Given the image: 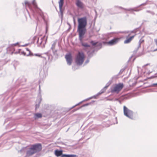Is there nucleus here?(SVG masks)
<instances>
[{
  "mask_svg": "<svg viewBox=\"0 0 157 157\" xmlns=\"http://www.w3.org/2000/svg\"><path fill=\"white\" fill-rule=\"evenodd\" d=\"M26 49L27 51L29 52H31L30 50L28 48H26Z\"/></svg>",
  "mask_w": 157,
  "mask_h": 157,
  "instance_id": "obj_47",
  "label": "nucleus"
},
{
  "mask_svg": "<svg viewBox=\"0 0 157 157\" xmlns=\"http://www.w3.org/2000/svg\"><path fill=\"white\" fill-rule=\"evenodd\" d=\"M103 43L104 44H105L106 43L105 42H103Z\"/></svg>",
  "mask_w": 157,
  "mask_h": 157,
  "instance_id": "obj_57",
  "label": "nucleus"
},
{
  "mask_svg": "<svg viewBox=\"0 0 157 157\" xmlns=\"http://www.w3.org/2000/svg\"><path fill=\"white\" fill-rule=\"evenodd\" d=\"M73 21L74 24L75 25L76 23L75 19L74 17H73Z\"/></svg>",
  "mask_w": 157,
  "mask_h": 157,
  "instance_id": "obj_43",
  "label": "nucleus"
},
{
  "mask_svg": "<svg viewBox=\"0 0 157 157\" xmlns=\"http://www.w3.org/2000/svg\"><path fill=\"white\" fill-rule=\"evenodd\" d=\"M77 155L74 154H66V157H76Z\"/></svg>",
  "mask_w": 157,
  "mask_h": 157,
  "instance_id": "obj_32",
  "label": "nucleus"
},
{
  "mask_svg": "<svg viewBox=\"0 0 157 157\" xmlns=\"http://www.w3.org/2000/svg\"><path fill=\"white\" fill-rule=\"evenodd\" d=\"M136 35V34H135V35L132 36H130L129 38H131V39L132 40V39L134 38V36Z\"/></svg>",
  "mask_w": 157,
  "mask_h": 157,
  "instance_id": "obj_41",
  "label": "nucleus"
},
{
  "mask_svg": "<svg viewBox=\"0 0 157 157\" xmlns=\"http://www.w3.org/2000/svg\"><path fill=\"white\" fill-rule=\"evenodd\" d=\"M56 45V43L55 42H54L52 44V47H51V49L52 50V51H53V50H54L55 49V47Z\"/></svg>",
  "mask_w": 157,
  "mask_h": 157,
  "instance_id": "obj_30",
  "label": "nucleus"
},
{
  "mask_svg": "<svg viewBox=\"0 0 157 157\" xmlns=\"http://www.w3.org/2000/svg\"><path fill=\"white\" fill-rule=\"evenodd\" d=\"M52 52L54 55H57V50H55V49L54 50H53V51H52Z\"/></svg>",
  "mask_w": 157,
  "mask_h": 157,
  "instance_id": "obj_36",
  "label": "nucleus"
},
{
  "mask_svg": "<svg viewBox=\"0 0 157 157\" xmlns=\"http://www.w3.org/2000/svg\"><path fill=\"white\" fill-rule=\"evenodd\" d=\"M34 56H38L42 58H44L45 60H49L51 57L52 58V56L49 54V52H48L44 54H35Z\"/></svg>",
  "mask_w": 157,
  "mask_h": 157,
  "instance_id": "obj_9",
  "label": "nucleus"
},
{
  "mask_svg": "<svg viewBox=\"0 0 157 157\" xmlns=\"http://www.w3.org/2000/svg\"><path fill=\"white\" fill-rule=\"evenodd\" d=\"M67 64L70 66L71 65L72 62V57L70 53L67 54L65 56Z\"/></svg>",
  "mask_w": 157,
  "mask_h": 157,
  "instance_id": "obj_12",
  "label": "nucleus"
},
{
  "mask_svg": "<svg viewBox=\"0 0 157 157\" xmlns=\"http://www.w3.org/2000/svg\"><path fill=\"white\" fill-rule=\"evenodd\" d=\"M118 8L122 9H123L127 11H135V12H139L142 10V9H138L137 7H135L133 8H129L128 9H126L123 8L121 6H119Z\"/></svg>",
  "mask_w": 157,
  "mask_h": 157,
  "instance_id": "obj_15",
  "label": "nucleus"
},
{
  "mask_svg": "<svg viewBox=\"0 0 157 157\" xmlns=\"http://www.w3.org/2000/svg\"><path fill=\"white\" fill-rule=\"evenodd\" d=\"M67 24H68V25L70 26V24H69V23H67Z\"/></svg>",
  "mask_w": 157,
  "mask_h": 157,
  "instance_id": "obj_60",
  "label": "nucleus"
},
{
  "mask_svg": "<svg viewBox=\"0 0 157 157\" xmlns=\"http://www.w3.org/2000/svg\"><path fill=\"white\" fill-rule=\"evenodd\" d=\"M77 66L76 65H75L74 66H73L72 67V69L73 71H75L76 70L78 69L77 67Z\"/></svg>",
  "mask_w": 157,
  "mask_h": 157,
  "instance_id": "obj_37",
  "label": "nucleus"
},
{
  "mask_svg": "<svg viewBox=\"0 0 157 157\" xmlns=\"http://www.w3.org/2000/svg\"><path fill=\"white\" fill-rule=\"evenodd\" d=\"M124 115L129 119H132L133 117V112L128 109L125 106H123Z\"/></svg>",
  "mask_w": 157,
  "mask_h": 157,
  "instance_id": "obj_5",
  "label": "nucleus"
},
{
  "mask_svg": "<svg viewBox=\"0 0 157 157\" xmlns=\"http://www.w3.org/2000/svg\"><path fill=\"white\" fill-rule=\"evenodd\" d=\"M34 56V55L32 53H31V52H29V54L26 55L27 56Z\"/></svg>",
  "mask_w": 157,
  "mask_h": 157,
  "instance_id": "obj_35",
  "label": "nucleus"
},
{
  "mask_svg": "<svg viewBox=\"0 0 157 157\" xmlns=\"http://www.w3.org/2000/svg\"><path fill=\"white\" fill-rule=\"evenodd\" d=\"M111 84V82L110 81H109L106 85V86L103 87V88L101 90L103 92V93H104L107 89L108 86L110 85Z\"/></svg>",
  "mask_w": 157,
  "mask_h": 157,
  "instance_id": "obj_24",
  "label": "nucleus"
},
{
  "mask_svg": "<svg viewBox=\"0 0 157 157\" xmlns=\"http://www.w3.org/2000/svg\"><path fill=\"white\" fill-rule=\"evenodd\" d=\"M120 99V98H115L114 100V101H118Z\"/></svg>",
  "mask_w": 157,
  "mask_h": 157,
  "instance_id": "obj_46",
  "label": "nucleus"
},
{
  "mask_svg": "<svg viewBox=\"0 0 157 157\" xmlns=\"http://www.w3.org/2000/svg\"><path fill=\"white\" fill-rule=\"evenodd\" d=\"M157 86V83H154L152 85V86Z\"/></svg>",
  "mask_w": 157,
  "mask_h": 157,
  "instance_id": "obj_45",
  "label": "nucleus"
},
{
  "mask_svg": "<svg viewBox=\"0 0 157 157\" xmlns=\"http://www.w3.org/2000/svg\"><path fill=\"white\" fill-rule=\"evenodd\" d=\"M130 32V31H122V32H120L119 33H128Z\"/></svg>",
  "mask_w": 157,
  "mask_h": 157,
  "instance_id": "obj_38",
  "label": "nucleus"
},
{
  "mask_svg": "<svg viewBox=\"0 0 157 157\" xmlns=\"http://www.w3.org/2000/svg\"><path fill=\"white\" fill-rule=\"evenodd\" d=\"M130 98V96L129 95L127 94L123 95L121 96L119 98L122 101H123L129 99Z\"/></svg>",
  "mask_w": 157,
  "mask_h": 157,
  "instance_id": "obj_19",
  "label": "nucleus"
},
{
  "mask_svg": "<svg viewBox=\"0 0 157 157\" xmlns=\"http://www.w3.org/2000/svg\"><path fill=\"white\" fill-rule=\"evenodd\" d=\"M21 54L23 55L24 56H26V53L25 52H24V51H22V52H21Z\"/></svg>",
  "mask_w": 157,
  "mask_h": 157,
  "instance_id": "obj_39",
  "label": "nucleus"
},
{
  "mask_svg": "<svg viewBox=\"0 0 157 157\" xmlns=\"http://www.w3.org/2000/svg\"><path fill=\"white\" fill-rule=\"evenodd\" d=\"M149 64V63H147V64H146V65H147V66Z\"/></svg>",
  "mask_w": 157,
  "mask_h": 157,
  "instance_id": "obj_62",
  "label": "nucleus"
},
{
  "mask_svg": "<svg viewBox=\"0 0 157 157\" xmlns=\"http://www.w3.org/2000/svg\"><path fill=\"white\" fill-rule=\"evenodd\" d=\"M119 101V103L120 104H121L122 103V101L120 99L119 100V101Z\"/></svg>",
  "mask_w": 157,
  "mask_h": 157,
  "instance_id": "obj_49",
  "label": "nucleus"
},
{
  "mask_svg": "<svg viewBox=\"0 0 157 157\" xmlns=\"http://www.w3.org/2000/svg\"><path fill=\"white\" fill-rule=\"evenodd\" d=\"M120 39V38L115 37L113 39L107 42V43L110 45H114L117 44Z\"/></svg>",
  "mask_w": 157,
  "mask_h": 157,
  "instance_id": "obj_14",
  "label": "nucleus"
},
{
  "mask_svg": "<svg viewBox=\"0 0 157 157\" xmlns=\"http://www.w3.org/2000/svg\"><path fill=\"white\" fill-rule=\"evenodd\" d=\"M39 89H40V85H39Z\"/></svg>",
  "mask_w": 157,
  "mask_h": 157,
  "instance_id": "obj_63",
  "label": "nucleus"
},
{
  "mask_svg": "<svg viewBox=\"0 0 157 157\" xmlns=\"http://www.w3.org/2000/svg\"><path fill=\"white\" fill-rule=\"evenodd\" d=\"M118 75H115L113 76L112 77V79H116V78H117V76H118Z\"/></svg>",
  "mask_w": 157,
  "mask_h": 157,
  "instance_id": "obj_40",
  "label": "nucleus"
},
{
  "mask_svg": "<svg viewBox=\"0 0 157 157\" xmlns=\"http://www.w3.org/2000/svg\"><path fill=\"white\" fill-rule=\"evenodd\" d=\"M85 55L82 52H78L75 59V62L78 66H81L83 63L85 59Z\"/></svg>",
  "mask_w": 157,
  "mask_h": 157,
  "instance_id": "obj_4",
  "label": "nucleus"
},
{
  "mask_svg": "<svg viewBox=\"0 0 157 157\" xmlns=\"http://www.w3.org/2000/svg\"><path fill=\"white\" fill-rule=\"evenodd\" d=\"M78 25L77 32L78 36L81 38L85 35L86 32V27L87 25V18L86 16L78 18Z\"/></svg>",
  "mask_w": 157,
  "mask_h": 157,
  "instance_id": "obj_1",
  "label": "nucleus"
},
{
  "mask_svg": "<svg viewBox=\"0 0 157 157\" xmlns=\"http://www.w3.org/2000/svg\"><path fill=\"white\" fill-rule=\"evenodd\" d=\"M32 3L33 6V9L31 6L30 4L28 1H25V4L26 5H28L30 10L33 11L34 16L36 17L37 14H38L44 19L43 13L41 10L38 7L35 0H33Z\"/></svg>",
  "mask_w": 157,
  "mask_h": 157,
  "instance_id": "obj_2",
  "label": "nucleus"
},
{
  "mask_svg": "<svg viewBox=\"0 0 157 157\" xmlns=\"http://www.w3.org/2000/svg\"><path fill=\"white\" fill-rule=\"evenodd\" d=\"M87 57L89 58H91L94 55H95L96 54V49H94V48L91 47V49L87 51Z\"/></svg>",
  "mask_w": 157,
  "mask_h": 157,
  "instance_id": "obj_11",
  "label": "nucleus"
},
{
  "mask_svg": "<svg viewBox=\"0 0 157 157\" xmlns=\"http://www.w3.org/2000/svg\"><path fill=\"white\" fill-rule=\"evenodd\" d=\"M42 149V145L40 143L32 145L29 148V149L27 151L26 154L28 155H31L36 153L40 152Z\"/></svg>",
  "mask_w": 157,
  "mask_h": 157,
  "instance_id": "obj_3",
  "label": "nucleus"
},
{
  "mask_svg": "<svg viewBox=\"0 0 157 157\" xmlns=\"http://www.w3.org/2000/svg\"><path fill=\"white\" fill-rule=\"evenodd\" d=\"M136 82H134V83H133L132 84V86H135V85H136Z\"/></svg>",
  "mask_w": 157,
  "mask_h": 157,
  "instance_id": "obj_52",
  "label": "nucleus"
},
{
  "mask_svg": "<svg viewBox=\"0 0 157 157\" xmlns=\"http://www.w3.org/2000/svg\"><path fill=\"white\" fill-rule=\"evenodd\" d=\"M66 154H63L62 153V155L61 157H66Z\"/></svg>",
  "mask_w": 157,
  "mask_h": 157,
  "instance_id": "obj_42",
  "label": "nucleus"
},
{
  "mask_svg": "<svg viewBox=\"0 0 157 157\" xmlns=\"http://www.w3.org/2000/svg\"><path fill=\"white\" fill-rule=\"evenodd\" d=\"M90 59V58H89L87 57V60L85 61V62L84 63V66L85 65H86L87 63H88L89 62Z\"/></svg>",
  "mask_w": 157,
  "mask_h": 157,
  "instance_id": "obj_34",
  "label": "nucleus"
},
{
  "mask_svg": "<svg viewBox=\"0 0 157 157\" xmlns=\"http://www.w3.org/2000/svg\"><path fill=\"white\" fill-rule=\"evenodd\" d=\"M156 7H157V6H156Z\"/></svg>",
  "mask_w": 157,
  "mask_h": 157,
  "instance_id": "obj_64",
  "label": "nucleus"
},
{
  "mask_svg": "<svg viewBox=\"0 0 157 157\" xmlns=\"http://www.w3.org/2000/svg\"><path fill=\"white\" fill-rule=\"evenodd\" d=\"M130 98V96L129 95L127 94L123 95L121 96L119 98L122 101H123L129 99Z\"/></svg>",
  "mask_w": 157,
  "mask_h": 157,
  "instance_id": "obj_20",
  "label": "nucleus"
},
{
  "mask_svg": "<svg viewBox=\"0 0 157 157\" xmlns=\"http://www.w3.org/2000/svg\"><path fill=\"white\" fill-rule=\"evenodd\" d=\"M94 101H92L91 102L88 103H86L85 104L81 106L80 107H79V108H78L77 110L78 109L83 107H84L86 106H87L88 105H90L91 104L93 103V102H94Z\"/></svg>",
  "mask_w": 157,
  "mask_h": 157,
  "instance_id": "obj_26",
  "label": "nucleus"
},
{
  "mask_svg": "<svg viewBox=\"0 0 157 157\" xmlns=\"http://www.w3.org/2000/svg\"><path fill=\"white\" fill-rule=\"evenodd\" d=\"M75 4L76 6L81 9H83L85 5L80 0H76Z\"/></svg>",
  "mask_w": 157,
  "mask_h": 157,
  "instance_id": "obj_16",
  "label": "nucleus"
},
{
  "mask_svg": "<svg viewBox=\"0 0 157 157\" xmlns=\"http://www.w3.org/2000/svg\"><path fill=\"white\" fill-rule=\"evenodd\" d=\"M140 27L141 26L138 28L135 29L133 30L130 31V32L131 33H135V34H139L140 33V31L139 30V29Z\"/></svg>",
  "mask_w": 157,
  "mask_h": 157,
  "instance_id": "obj_22",
  "label": "nucleus"
},
{
  "mask_svg": "<svg viewBox=\"0 0 157 157\" xmlns=\"http://www.w3.org/2000/svg\"><path fill=\"white\" fill-rule=\"evenodd\" d=\"M42 71H41L40 72V75H41L42 74Z\"/></svg>",
  "mask_w": 157,
  "mask_h": 157,
  "instance_id": "obj_54",
  "label": "nucleus"
},
{
  "mask_svg": "<svg viewBox=\"0 0 157 157\" xmlns=\"http://www.w3.org/2000/svg\"><path fill=\"white\" fill-rule=\"evenodd\" d=\"M64 3V0H59V9L60 14L59 16H61V19L62 20L63 16V10H62V8Z\"/></svg>",
  "mask_w": 157,
  "mask_h": 157,
  "instance_id": "obj_13",
  "label": "nucleus"
},
{
  "mask_svg": "<svg viewBox=\"0 0 157 157\" xmlns=\"http://www.w3.org/2000/svg\"><path fill=\"white\" fill-rule=\"evenodd\" d=\"M84 36L85 35H83V36L81 38H80V36H79V40L81 45L84 47L83 48V50L85 51H88L87 50L90 49L91 47H91L90 45L87 43H84L83 42V39L84 37Z\"/></svg>",
  "mask_w": 157,
  "mask_h": 157,
  "instance_id": "obj_8",
  "label": "nucleus"
},
{
  "mask_svg": "<svg viewBox=\"0 0 157 157\" xmlns=\"http://www.w3.org/2000/svg\"><path fill=\"white\" fill-rule=\"evenodd\" d=\"M131 35V34H129L128 36L127 37L126 39L124 41V44H128L132 40L131 39V38H130L129 37L128 38H127L128 36H129L130 35Z\"/></svg>",
  "mask_w": 157,
  "mask_h": 157,
  "instance_id": "obj_27",
  "label": "nucleus"
},
{
  "mask_svg": "<svg viewBox=\"0 0 157 157\" xmlns=\"http://www.w3.org/2000/svg\"><path fill=\"white\" fill-rule=\"evenodd\" d=\"M42 114L41 113H37L34 114V118L36 120L42 117Z\"/></svg>",
  "mask_w": 157,
  "mask_h": 157,
  "instance_id": "obj_23",
  "label": "nucleus"
},
{
  "mask_svg": "<svg viewBox=\"0 0 157 157\" xmlns=\"http://www.w3.org/2000/svg\"><path fill=\"white\" fill-rule=\"evenodd\" d=\"M154 40L156 44L157 45V39H155Z\"/></svg>",
  "mask_w": 157,
  "mask_h": 157,
  "instance_id": "obj_50",
  "label": "nucleus"
},
{
  "mask_svg": "<svg viewBox=\"0 0 157 157\" xmlns=\"http://www.w3.org/2000/svg\"><path fill=\"white\" fill-rule=\"evenodd\" d=\"M90 43L93 46V47L94 48V49H96V52L102 47V44L101 42H95L93 40H91Z\"/></svg>",
  "mask_w": 157,
  "mask_h": 157,
  "instance_id": "obj_10",
  "label": "nucleus"
},
{
  "mask_svg": "<svg viewBox=\"0 0 157 157\" xmlns=\"http://www.w3.org/2000/svg\"><path fill=\"white\" fill-rule=\"evenodd\" d=\"M70 29H71V28H70V27L68 29V30H69Z\"/></svg>",
  "mask_w": 157,
  "mask_h": 157,
  "instance_id": "obj_59",
  "label": "nucleus"
},
{
  "mask_svg": "<svg viewBox=\"0 0 157 157\" xmlns=\"http://www.w3.org/2000/svg\"><path fill=\"white\" fill-rule=\"evenodd\" d=\"M18 43H16V44H14V45H16V44H18Z\"/></svg>",
  "mask_w": 157,
  "mask_h": 157,
  "instance_id": "obj_61",
  "label": "nucleus"
},
{
  "mask_svg": "<svg viewBox=\"0 0 157 157\" xmlns=\"http://www.w3.org/2000/svg\"><path fill=\"white\" fill-rule=\"evenodd\" d=\"M113 33H109L108 34V37H110V36H111V35Z\"/></svg>",
  "mask_w": 157,
  "mask_h": 157,
  "instance_id": "obj_44",
  "label": "nucleus"
},
{
  "mask_svg": "<svg viewBox=\"0 0 157 157\" xmlns=\"http://www.w3.org/2000/svg\"><path fill=\"white\" fill-rule=\"evenodd\" d=\"M123 87L124 85L122 83L116 84L114 87L111 88V91L112 93L116 92L118 93L123 88Z\"/></svg>",
  "mask_w": 157,
  "mask_h": 157,
  "instance_id": "obj_6",
  "label": "nucleus"
},
{
  "mask_svg": "<svg viewBox=\"0 0 157 157\" xmlns=\"http://www.w3.org/2000/svg\"><path fill=\"white\" fill-rule=\"evenodd\" d=\"M113 98H112V99H108V100H109V101H112L113 100Z\"/></svg>",
  "mask_w": 157,
  "mask_h": 157,
  "instance_id": "obj_53",
  "label": "nucleus"
},
{
  "mask_svg": "<svg viewBox=\"0 0 157 157\" xmlns=\"http://www.w3.org/2000/svg\"><path fill=\"white\" fill-rule=\"evenodd\" d=\"M28 45V44H26L25 45H22V46L25 47L27 46Z\"/></svg>",
  "mask_w": 157,
  "mask_h": 157,
  "instance_id": "obj_48",
  "label": "nucleus"
},
{
  "mask_svg": "<svg viewBox=\"0 0 157 157\" xmlns=\"http://www.w3.org/2000/svg\"><path fill=\"white\" fill-rule=\"evenodd\" d=\"M103 93V92L101 90L97 94L94 95V96L91 97H92L93 98H94L95 99L97 98V97L99 96L102 94Z\"/></svg>",
  "mask_w": 157,
  "mask_h": 157,
  "instance_id": "obj_28",
  "label": "nucleus"
},
{
  "mask_svg": "<svg viewBox=\"0 0 157 157\" xmlns=\"http://www.w3.org/2000/svg\"><path fill=\"white\" fill-rule=\"evenodd\" d=\"M154 22L156 24H157V20H156V21H154Z\"/></svg>",
  "mask_w": 157,
  "mask_h": 157,
  "instance_id": "obj_56",
  "label": "nucleus"
},
{
  "mask_svg": "<svg viewBox=\"0 0 157 157\" xmlns=\"http://www.w3.org/2000/svg\"><path fill=\"white\" fill-rule=\"evenodd\" d=\"M63 152V151L62 150H56L54 151V154L57 157H61Z\"/></svg>",
  "mask_w": 157,
  "mask_h": 157,
  "instance_id": "obj_18",
  "label": "nucleus"
},
{
  "mask_svg": "<svg viewBox=\"0 0 157 157\" xmlns=\"http://www.w3.org/2000/svg\"><path fill=\"white\" fill-rule=\"evenodd\" d=\"M92 98V97H90L88 98H87V99H86L84 100H83L82 101L80 102H79V103L76 104L74 106H72L71 109H72V108H74L76 106H77V105H79L80 104H81V103H82V102H83L85 101H88V100H89V99H91Z\"/></svg>",
  "mask_w": 157,
  "mask_h": 157,
  "instance_id": "obj_25",
  "label": "nucleus"
},
{
  "mask_svg": "<svg viewBox=\"0 0 157 157\" xmlns=\"http://www.w3.org/2000/svg\"><path fill=\"white\" fill-rule=\"evenodd\" d=\"M41 98H38L36 101V104L35 105V109H36L38 108L40 106V103L41 102Z\"/></svg>",
  "mask_w": 157,
  "mask_h": 157,
  "instance_id": "obj_21",
  "label": "nucleus"
},
{
  "mask_svg": "<svg viewBox=\"0 0 157 157\" xmlns=\"http://www.w3.org/2000/svg\"><path fill=\"white\" fill-rule=\"evenodd\" d=\"M47 40V37H46L45 36L41 38L40 39L39 38L37 41L38 46L41 48H44Z\"/></svg>",
  "mask_w": 157,
  "mask_h": 157,
  "instance_id": "obj_7",
  "label": "nucleus"
},
{
  "mask_svg": "<svg viewBox=\"0 0 157 157\" xmlns=\"http://www.w3.org/2000/svg\"><path fill=\"white\" fill-rule=\"evenodd\" d=\"M147 66V65H146V64H145L143 66V67H145V66Z\"/></svg>",
  "mask_w": 157,
  "mask_h": 157,
  "instance_id": "obj_58",
  "label": "nucleus"
},
{
  "mask_svg": "<svg viewBox=\"0 0 157 157\" xmlns=\"http://www.w3.org/2000/svg\"><path fill=\"white\" fill-rule=\"evenodd\" d=\"M144 42V40L142 38H141L138 42V44L137 48L135 49L133 52L134 53H136L137 51L141 47L142 44Z\"/></svg>",
  "mask_w": 157,
  "mask_h": 157,
  "instance_id": "obj_17",
  "label": "nucleus"
},
{
  "mask_svg": "<svg viewBox=\"0 0 157 157\" xmlns=\"http://www.w3.org/2000/svg\"><path fill=\"white\" fill-rule=\"evenodd\" d=\"M156 51H157V48H156V49H154L153 51L154 52H155Z\"/></svg>",
  "mask_w": 157,
  "mask_h": 157,
  "instance_id": "obj_55",
  "label": "nucleus"
},
{
  "mask_svg": "<svg viewBox=\"0 0 157 157\" xmlns=\"http://www.w3.org/2000/svg\"><path fill=\"white\" fill-rule=\"evenodd\" d=\"M36 20L37 21H39V18L37 17H36Z\"/></svg>",
  "mask_w": 157,
  "mask_h": 157,
  "instance_id": "obj_51",
  "label": "nucleus"
},
{
  "mask_svg": "<svg viewBox=\"0 0 157 157\" xmlns=\"http://www.w3.org/2000/svg\"><path fill=\"white\" fill-rule=\"evenodd\" d=\"M149 0H147L145 3L141 4L139 6H137V8H140V6H144L147 4V2Z\"/></svg>",
  "mask_w": 157,
  "mask_h": 157,
  "instance_id": "obj_29",
  "label": "nucleus"
},
{
  "mask_svg": "<svg viewBox=\"0 0 157 157\" xmlns=\"http://www.w3.org/2000/svg\"><path fill=\"white\" fill-rule=\"evenodd\" d=\"M146 12L147 13H150L152 16H153L155 14V13L154 12L152 11L147 10L146 11Z\"/></svg>",
  "mask_w": 157,
  "mask_h": 157,
  "instance_id": "obj_31",
  "label": "nucleus"
},
{
  "mask_svg": "<svg viewBox=\"0 0 157 157\" xmlns=\"http://www.w3.org/2000/svg\"><path fill=\"white\" fill-rule=\"evenodd\" d=\"M125 68L124 67V68H122L121 69V70L120 72H119V73L118 74V75H121L122 74V72L125 70Z\"/></svg>",
  "mask_w": 157,
  "mask_h": 157,
  "instance_id": "obj_33",
  "label": "nucleus"
}]
</instances>
